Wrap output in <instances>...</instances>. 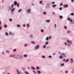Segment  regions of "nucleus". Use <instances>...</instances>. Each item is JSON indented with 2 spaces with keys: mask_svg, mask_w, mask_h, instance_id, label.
Masks as SVG:
<instances>
[{
  "mask_svg": "<svg viewBox=\"0 0 74 74\" xmlns=\"http://www.w3.org/2000/svg\"><path fill=\"white\" fill-rule=\"evenodd\" d=\"M49 39H51V36H50L49 37Z\"/></svg>",
  "mask_w": 74,
  "mask_h": 74,
  "instance_id": "obj_60",
  "label": "nucleus"
},
{
  "mask_svg": "<svg viewBox=\"0 0 74 74\" xmlns=\"http://www.w3.org/2000/svg\"><path fill=\"white\" fill-rule=\"evenodd\" d=\"M52 4H55V2H52Z\"/></svg>",
  "mask_w": 74,
  "mask_h": 74,
  "instance_id": "obj_63",
  "label": "nucleus"
},
{
  "mask_svg": "<svg viewBox=\"0 0 74 74\" xmlns=\"http://www.w3.org/2000/svg\"><path fill=\"white\" fill-rule=\"evenodd\" d=\"M68 46H69V47H70V45H70V44H68Z\"/></svg>",
  "mask_w": 74,
  "mask_h": 74,
  "instance_id": "obj_59",
  "label": "nucleus"
},
{
  "mask_svg": "<svg viewBox=\"0 0 74 74\" xmlns=\"http://www.w3.org/2000/svg\"><path fill=\"white\" fill-rule=\"evenodd\" d=\"M14 5H16V4H17V2H16V1H14Z\"/></svg>",
  "mask_w": 74,
  "mask_h": 74,
  "instance_id": "obj_13",
  "label": "nucleus"
},
{
  "mask_svg": "<svg viewBox=\"0 0 74 74\" xmlns=\"http://www.w3.org/2000/svg\"><path fill=\"white\" fill-rule=\"evenodd\" d=\"M16 71L18 74H21V73L19 72V71H18V69H16Z\"/></svg>",
  "mask_w": 74,
  "mask_h": 74,
  "instance_id": "obj_10",
  "label": "nucleus"
},
{
  "mask_svg": "<svg viewBox=\"0 0 74 74\" xmlns=\"http://www.w3.org/2000/svg\"><path fill=\"white\" fill-rule=\"evenodd\" d=\"M42 1H41L39 3L40 4H41L42 3Z\"/></svg>",
  "mask_w": 74,
  "mask_h": 74,
  "instance_id": "obj_48",
  "label": "nucleus"
},
{
  "mask_svg": "<svg viewBox=\"0 0 74 74\" xmlns=\"http://www.w3.org/2000/svg\"><path fill=\"white\" fill-rule=\"evenodd\" d=\"M8 11H10V10H11L12 9V8L11 7V6H8Z\"/></svg>",
  "mask_w": 74,
  "mask_h": 74,
  "instance_id": "obj_4",
  "label": "nucleus"
},
{
  "mask_svg": "<svg viewBox=\"0 0 74 74\" xmlns=\"http://www.w3.org/2000/svg\"><path fill=\"white\" fill-rule=\"evenodd\" d=\"M27 27H29V24H28L27 25Z\"/></svg>",
  "mask_w": 74,
  "mask_h": 74,
  "instance_id": "obj_34",
  "label": "nucleus"
},
{
  "mask_svg": "<svg viewBox=\"0 0 74 74\" xmlns=\"http://www.w3.org/2000/svg\"><path fill=\"white\" fill-rule=\"evenodd\" d=\"M17 26L18 27H21V26H20V25L18 24L17 25Z\"/></svg>",
  "mask_w": 74,
  "mask_h": 74,
  "instance_id": "obj_29",
  "label": "nucleus"
},
{
  "mask_svg": "<svg viewBox=\"0 0 74 74\" xmlns=\"http://www.w3.org/2000/svg\"><path fill=\"white\" fill-rule=\"evenodd\" d=\"M47 6L46 7V8L47 9H48V8H50V6H49V4H47Z\"/></svg>",
  "mask_w": 74,
  "mask_h": 74,
  "instance_id": "obj_3",
  "label": "nucleus"
},
{
  "mask_svg": "<svg viewBox=\"0 0 74 74\" xmlns=\"http://www.w3.org/2000/svg\"><path fill=\"white\" fill-rule=\"evenodd\" d=\"M67 42L68 43H70V44H73V43L71 42V40H67Z\"/></svg>",
  "mask_w": 74,
  "mask_h": 74,
  "instance_id": "obj_5",
  "label": "nucleus"
},
{
  "mask_svg": "<svg viewBox=\"0 0 74 74\" xmlns=\"http://www.w3.org/2000/svg\"><path fill=\"white\" fill-rule=\"evenodd\" d=\"M24 57H25V58H26L27 56L26 54H25L24 55Z\"/></svg>",
  "mask_w": 74,
  "mask_h": 74,
  "instance_id": "obj_25",
  "label": "nucleus"
},
{
  "mask_svg": "<svg viewBox=\"0 0 74 74\" xmlns=\"http://www.w3.org/2000/svg\"><path fill=\"white\" fill-rule=\"evenodd\" d=\"M43 13L44 15H46V14H47L45 12H44Z\"/></svg>",
  "mask_w": 74,
  "mask_h": 74,
  "instance_id": "obj_40",
  "label": "nucleus"
},
{
  "mask_svg": "<svg viewBox=\"0 0 74 74\" xmlns=\"http://www.w3.org/2000/svg\"><path fill=\"white\" fill-rule=\"evenodd\" d=\"M31 69H32V70H35V68L33 66H32Z\"/></svg>",
  "mask_w": 74,
  "mask_h": 74,
  "instance_id": "obj_15",
  "label": "nucleus"
},
{
  "mask_svg": "<svg viewBox=\"0 0 74 74\" xmlns=\"http://www.w3.org/2000/svg\"><path fill=\"white\" fill-rule=\"evenodd\" d=\"M70 63H73V60L72 58L71 59V62Z\"/></svg>",
  "mask_w": 74,
  "mask_h": 74,
  "instance_id": "obj_12",
  "label": "nucleus"
},
{
  "mask_svg": "<svg viewBox=\"0 0 74 74\" xmlns=\"http://www.w3.org/2000/svg\"><path fill=\"white\" fill-rule=\"evenodd\" d=\"M36 69L37 70H38V69H40V67H39V66H37L36 67Z\"/></svg>",
  "mask_w": 74,
  "mask_h": 74,
  "instance_id": "obj_21",
  "label": "nucleus"
},
{
  "mask_svg": "<svg viewBox=\"0 0 74 74\" xmlns=\"http://www.w3.org/2000/svg\"><path fill=\"white\" fill-rule=\"evenodd\" d=\"M16 49H14L13 50V51H14V52H15V51H16Z\"/></svg>",
  "mask_w": 74,
  "mask_h": 74,
  "instance_id": "obj_45",
  "label": "nucleus"
},
{
  "mask_svg": "<svg viewBox=\"0 0 74 74\" xmlns=\"http://www.w3.org/2000/svg\"><path fill=\"white\" fill-rule=\"evenodd\" d=\"M55 28H56V24H55Z\"/></svg>",
  "mask_w": 74,
  "mask_h": 74,
  "instance_id": "obj_62",
  "label": "nucleus"
},
{
  "mask_svg": "<svg viewBox=\"0 0 74 74\" xmlns=\"http://www.w3.org/2000/svg\"><path fill=\"white\" fill-rule=\"evenodd\" d=\"M64 8H67V7H68V5L66 4L64 5Z\"/></svg>",
  "mask_w": 74,
  "mask_h": 74,
  "instance_id": "obj_8",
  "label": "nucleus"
},
{
  "mask_svg": "<svg viewBox=\"0 0 74 74\" xmlns=\"http://www.w3.org/2000/svg\"><path fill=\"white\" fill-rule=\"evenodd\" d=\"M49 42H47L45 43V45H48V44Z\"/></svg>",
  "mask_w": 74,
  "mask_h": 74,
  "instance_id": "obj_37",
  "label": "nucleus"
},
{
  "mask_svg": "<svg viewBox=\"0 0 74 74\" xmlns=\"http://www.w3.org/2000/svg\"><path fill=\"white\" fill-rule=\"evenodd\" d=\"M69 59H67L66 60L65 62H66V63H67V62H69Z\"/></svg>",
  "mask_w": 74,
  "mask_h": 74,
  "instance_id": "obj_26",
  "label": "nucleus"
},
{
  "mask_svg": "<svg viewBox=\"0 0 74 74\" xmlns=\"http://www.w3.org/2000/svg\"><path fill=\"white\" fill-rule=\"evenodd\" d=\"M9 57H12V55H10Z\"/></svg>",
  "mask_w": 74,
  "mask_h": 74,
  "instance_id": "obj_64",
  "label": "nucleus"
},
{
  "mask_svg": "<svg viewBox=\"0 0 74 74\" xmlns=\"http://www.w3.org/2000/svg\"><path fill=\"white\" fill-rule=\"evenodd\" d=\"M25 73L26 74H29V73L28 72L25 71Z\"/></svg>",
  "mask_w": 74,
  "mask_h": 74,
  "instance_id": "obj_30",
  "label": "nucleus"
},
{
  "mask_svg": "<svg viewBox=\"0 0 74 74\" xmlns=\"http://www.w3.org/2000/svg\"><path fill=\"white\" fill-rule=\"evenodd\" d=\"M16 5H17V7H19V3H17Z\"/></svg>",
  "mask_w": 74,
  "mask_h": 74,
  "instance_id": "obj_20",
  "label": "nucleus"
},
{
  "mask_svg": "<svg viewBox=\"0 0 74 74\" xmlns=\"http://www.w3.org/2000/svg\"><path fill=\"white\" fill-rule=\"evenodd\" d=\"M40 31L42 33H43V32H44V30L42 29H41Z\"/></svg>",
  "mask_w": 74,
  "mask_h": 74,
  "instance_id": "obj_36",
  "label": "nucleus"
},
{
  "mask_svg": "<svg viewBox=\"0 0 74 74\" xmlns=\"http://www.w3.org/2000/svg\"><path fill=\"white\" fill-rule=\"evenodd\" d=\"M42 58H45V56H42Z\"/></svg>",
  "mask_w": 74,
  "mask_h": 74,
  "instance_id": "obj_24",
  "label": "nucleus"
},
{
  "mask_svg": "<svg viewBox=\"0 0 74 74\" xmlns=\"http://www.w3.org/2000/svg\"><path fill=\"white\" fill-rule=\"evenodd\" d=\"M46 47V45H44L43 47L44 48H45Z\"/></svg>",
  "mask_w": 74,
  "mask_h": 74,
  "instance_id": "obj_47",
  "label": "nucleus"
},
{
  "mask_svg": "<svg viewBox=\"0 0 74 74\" xmlns=\"http://www.w3.org/2000/svg\"><path fill=\"white\" fill-rule=\"evenodd\" d=\"M53 15H55V13L54 12H53Z\"/></svg>",
  "mask_w": 74,
  "mask_h": 74,
  "instance_id": "obj_54",
  "label": "nucleus"
},
{
  "mask_svg": "<svg viewBox=\"0 0 74 74\" xmlns=\"http://www.w3.org/2000/svg\"><path fill=\"white\" fill-rule=\"evenodd\" d=\"M70 22H72V21H73L72 20V19H71L70 20Z\"/></svg>",
  "mask_w": 74,
  "mask_h": 74,
  "instance_id": "obj_56",
  "label": "nucleus"
},
{
  "mask_svg": "<svg viewBox=\"0 0 74 74\" xmlns=\"http://www.w3.org/2000/svg\"><path fill=\"white\" fill-rule=\"evenodd\" d=\"M64 63H62L61 64V66H64Z\"/></svg>",
  "mask_w": 74,
  "mask_h": 74,
  "instance_id": "obj_22",
  "label": "nucleus"
},
{
  "mask_svg": "<svg viewBox=\"0 0 74 74\" xmlns=\"http://www.w3.org/2000/svg\"><path fill=\"white\" fill-rule=\"evenodd\" d=\"M62 56V55H61V56H59V58H60V59H62L63 58V57Z\"/></svg>",
  "mask_w": 74,
  "mask_h": 74,
  "instance_id": "obj_16",
  "label": "nucleus"
},
{
  "mask_svg": "<svg viewBox=\"0 0 74 74\" xmlns=\"http://www.w3.org/2000/svg\"><path fill=\"white\" fill-rule=\"evenodd\" d=\"M60 10H62V8L61 7V8H59Z\"/></svg>",
  "mask_w": 74,
  "mask_h": 74,
  "instance_id": "obj_41",
  "label": "nucleus"
},
{
  "mask_svg": "<svg viewBox=\"0 0 74 74\" xmlns=\"http://www.w3.org/2000/svg\"><path fill=\"white\" fill-rule=\"evenodd\" d=\"M31 43L32 44H35V42H34L33 41H31Z\"/></svg>",
  "mask_w": 74,
  "mask_h": 74,
  "instance_id": "obj_35",
  "label": "nucleus"
},
{
  "mask_svg": "<svg viewBox=\"0 0 74 74\" xmlns=\"http://www.w3.org/2000/svg\"><path fill=\"white\" fill-rule=\"evenodd\" d=\"M15 8H13V9H12L11 10V11H14V10H15Z\"/></svg>",
  "mask_w": 74,
  "mask_h": 74,
  "instance_id": "obj_18",
  "label": "nucleus"
},
{
  "mask_svg": "<svg viewBox=\"0 0 74 74\" xmlns=\"http://www.w3.org/2000/svg\"><path fill=\"white\" fill-rule=\"evenodd\" d=\"M21 69H22V70L23 71H25L26 70V69H25V68L23 67L21 68Z\"/></svg>",
  "mask_w": 74,
  "mask_h": 74,
  "instance_id": "obj_11",
  "label": "nucleus"
},
{
  "mask_svg": "<svg viewBox=\"0 0 74 74\" xmlns=\"http://www.w3.org/2000/svg\"><path fill=\"white\" fill-rule=\"evenodd\" d=\"M5 34L6 36H8V33L7 32L5 33Z\"/></svg>",
  "mask_w": 74,
  "mask_h": 74,
  "instance_id": "obj_49",
  "label": "nucleus"
},
{
  "mask_svg": "<svg viewBox=\"0 0 74 74\" xmlns=\"http://www.w3.org/2000/svg\"><path fill=\"white\" fill-rule=\"evenodd\" d=\"M6 52L8 53H10V51H9L8 50H7L6 51Z\"/></svg>",
  "mask_w": 74,
  "mask_h": 74,
  "instance_id": "obj_39",
  "label": "nucleus"
},
{
  "mask_svg": "<svg viewBox=\"0 0 74 74\" xmlns=\"http://www.w3.org/2000/svg\"><path fill=\"white\" fill-rule=\"evenodd\" d=\"M59 17L60 18V19H62V18H63V16L62 15L60 16Z\"/></svg>",
  "mask_w": 74,
  "mask_h": 74,
  "instance_id": "obj_17",
  "label": "nucleus"
},
{
  "mask_svg": "<svg viewBox=\"0 0 74 74\" xmlns=\"http://www.w3.org/2000/svg\"><path fill=\"white\" fill-rule=\"evenodd\" d=\"M14 4H12V5H11V7L12 8H14Z\"/></svg>",
  "mask_w": 74,
  "mask_h": 74,
  "instance_id": "obj_32",
  "label": "nucleus"
},
{
  "mask_svg": "<svg viewBox=\"0 0 74 74\" xmlns=\"http://www.w3.org/2000/svg\"><path fill=\"white\" fill-rule=\"evenodd\" d=\"M7 27V25H4V27Z\"/></svg>",
  "mask_w": 74,
  "mask_h": 74,
  "instance_id": "obj_46",
  "label": "nucleus"
},
{
  "mask_svg": "<svg viewBox=\"0 0 74 74\" xmlns=\"http://www.w3.org/2000/svg\"><path fill=\"white\" fill-rule=\"evenodd\" d=\"M2 29V27L1 26H0V30H1Z\"/></svg>",
  "mask_w": 74,
  "mask_h": 74,
  "instance_id": "obj_50",
  "label": "nucleus"
},
{
  "mask_svg": "<svg viewBox=\"0 0 74 74\" xmlns=\"http://www.w3.org/2000/svg\"><path fill=\"white\" fill-rule=\"evenodd\" d=\"M21 11H22V9H21L18 10V12H21Z\"/></svg>",
  "mask_w": 74,
  "mask_h": 74,
  "instance_id": "obj_23",
  "label": "nucleus"
},
{
  "mask_svg": "<svg viewBox=\"0 0 74 74\" xmlns=\"http://www.w3.org/2000/svg\"><path fill=\"white\" fill-rule=\"evenodd\" d=\"M63 57H65V58H66V55L64 53H62V54L61 55V56H63Z\"/></svg>",
  "mask_w": 74,
  "mask_h": 74,
  "instance_id": "obj_6",
  "label": "nucleus"
},
{
  "mask_svg": "<svg viewBox=\"0 0 74 74\" xmlns=\"http://www.w3.org/2000/svg\"><path fill=\"white\" fill-rule=\"evenodd\" d=\"M46 40H47L48 41V40H49V37H47L46 38Z\"/></svg>",
  "mask_w": 74,
  "mask_h": 74,
  "instance_id": "obj_27",
  "label": "nucleus"
},
{
  "mask_svg": "<svg viewBox=\"0 0 74 74\" xmlns=\"http://www.w3.org/2000/svg\"><path fill=\"white\" fill-rule=\"evenodd\" d=\"M53 7V8H55V7H56V4H54L52 6Z\"/></svg>",
  "mask_w": 74,
  "mask_h": 74,
  "instance_id": "obj_14",
  "label": "nucleus"
},
{
  "mask_svg": "<svg viewBox=\"0 0 74 74\" xmlns=\"http://www.w3.org/2000/svg\"><path fill=\"white\" fill-rule=\"evenodd\" d=\"M27 12L28 13H30V12H31V10H30V9H28L27 10Z\"/></svg>",
  "mask_w": 74,
  "mask_h": 74,
  "instance_id": "obj_9",
  "label": "nucleus"
},
{
  "mask_svg": "<svg viewBox=\"0 0 74 74\" xmlns=\"http://www.w3.org/2000/svg\"><path fill=\"white\" fill-rule=\"evenodd\" d=\"M72 23H73V24L74 25V20H73L72 21Z\"/></svg>",
  "mask_w": 74,
  "mask_h": 74,
  "instance_id": "obj_58",
  "label": "nucleus"
},
{
  "mask_svg": "<svg viewBox=\"0 0 74 74\" xmlns=\"http://www.w3.org/2000/svg\"><path fill=\"white\" fill-rule=\"evenodd\" d=\"M14 33H12L11 35V36H14Z\"/></svg>",
  "mask_w": 74,
  "mask_h": 74,
  "instance_id": "obj_61",
  "label": "nucleus"
},
{
  "mask_svg": "<svg viewBox=\"0 0 74 74\" xmlns=\"http://www.w3.org/2000/svg\"><path fill=\"white\" fill-rule=\"evenodd\" d=\"M39 47H40V45H38L34 47V49H38L39 48Z\"/></svg>",
  "mask_w": 74,
  "mask_h": 74,
  "instance_id": "obj_2",
  "label": "nucleus"
},
{
  "mask_svg": "<svg viewBox=\"0 0 74 74\" xmlns=\"http://www.w3.org/2000/svg\"><path fill=\"white\" fill-rule=\"evenodd\" d=\"M10 34H9V35H11V34H12V32H11V31H10Z\"/></svg>",
  "mask_w": 74,
  "mask_h": 74,
  "instance_id": "obj_42",
  "label": "nucleus"
},
{
  "mask_svg": "<svg viewBox=\"0 0 74 74\" xmlns=\"http://www.w3.org/2000/svg\"><path fill=\"white\" fill-rule=\"evenodd\" d=\"M37 73H38V74H41V71H37Z\"/></svg>",
  "mask_w": 74,
  "mask_h": 74,
  "instance_id": "obj_19",
  "label": "nucleus"
},
{
  "mask_svg": "<svg viewBox=\"0 0 74 74\" xmlns=\"http://www.w3.org/2000/svg\"><path fill=\"white\" fill-rule=\"evenodd\" d=\"M47 22H50V20H47L46 21Z\"/></svg>",
  "mask_w": 74,
  "mask_h": 74,
  "instance_id": "obj_38",
  "label": "nucleus"
},
{
  "mask_svg": "<svg viewBox=\"0 0 74 74\" xmlns=\"http://www.w3.org/2000/svg\"><path fill=\"white\" fill-rule=\"evenodd\" d=\"M49 58H52V56H49Z\"/></svg>",
  "mask_w": 74,
  "mask_h": 74,
  "instance_id": "obj_52",
  "label": "nucleus"
},
{
  "mask_svg": "<svg viewBox=\"0 0 74 74\" xmlns=\"http://www.w3.org/2000/svg\"><path fill=\"white\" fill-rule=\"evenodd\" d=\"M29 37H30L31 38H33V35L32 34H31L29 35Z\"/></svg>",
  "mask_w": 74,
  "mask_h": 74,
  "instance_id": "obj_7",
  "label": "nucleus"
},
{
  "mask_svg": "<svg viewBox=\"0 0 74 74\" xmlns=\"http://www.w3.org/2000/svg\"><path fill=\"white\" fill-rule=\"evenodd\" d=\"M64 28L65 29H67V27L66 26H64Z\"/></svg>",
  "mask_w": 74,
  "mask_h": 74,
  "instance_id": "obj_44",
  "label": "nucleus"
},
{
  "mask_svg": "<svg viewBox=\"0 0 74 74\" xmlns=\"http://www.w3.org/2000/svg\"><path fill=\"white\" fill-rule=\"evenodd\" d=\"M25 26H26V25H25V24L23 25V27H25Z\"/></svg>",
  "mask_w": 74,
  "mask_h": 74,
  "instance_id": "obj_57",
  "label": "nucleus"
},
{
  "mask_svg": "<svg viewBox=\"0 0 74 74\" xmlns=\"http://www.w3.org/2000/svg\"><path fill=\"white\" fill-rule=\"evenodd\" d=\"M68 73V71H65V73Z\"/></svg>",
  "mask_w": 74,
  "mask_h": 74,
  "instance_id": "obj_55",
  "label": "nucleus"
},
{
  "mask_svg": "<svg viewBox=\"0 0 74 74\" xmlns=\"http://www.w3.org/2000/svg\"><path fill=\"white\" fill-rule=\"evenodd\" d=\"M68 19L69 21H70V17H69L68 18Z\"/></svg>",
  "mask_w": 74,
  "mask_h": 74,
  "instance_id": "obj_53",
  "label": "nucleus"
},
{
  "mask_svg": "<svg viewBox=\"0 0 74 74\" xmlns=\"http://www.w3.org/2000/svg\"><path fill=\"white\" fill-rule=\"evenodd\" d=\"M71 15L72 16H73V15H74V13H71Z\"/></svg>",
  "mask_w": 74,
  "mask_h": 74,
  "instance_id": "obj_43",
  "label": "nucleus"
},
{
  "mask_svg": "<svg viewBox=\"0 0 74 74\" xmlns=\"http://www.w3.org/2000/svg\"><path fill=\"white\" fill-rule=\"evenodd\" d=\"M63 5V3H61L60 4V6H62Z\"/></svg>",
  "mask_w": 74,
  "mask_h": 74,
  "instance_id": "obj_51",
  "label": "nucleus"
},
{
  "mask_svg": "<svg viewBox=\"0 0 74 74\" xmlns=\"http://www.w3.org/2000/svg\"><path fill=\"white\" fill-rule=\"evenodd\" d=\"M9 21H10V22H12V18H10L9 19Z\"/></svg>",
  "mask_w": 74,
  "mask_h": 74,
  "instance_id": "obj_28",
  "label": "nucleus"
},
{
  "mask_svg": "<svg viewBox=\"0 0 74 74\" xmlns=\"http://www.w3.org/2000/svg\"><path fill=\"white\" fill-rule=\"evenodd\" d=\"M23 56H22V55H21L20 56H19L18 59L21 60V59H23Z\"/></svg>",
  "mask_w": 74,
  "mask_h": 74,
  "instance_id": "obj_1",
  "label": "nucleus"
},
{
  "mask_svg": "<svg viewBox=\"0 0 74 74\" xmlns=\"http://www.w3.org/2000/svg\"><path fill=\"white\" fill-rule=\"evenodd\" d=\"M33 72L35 74H36V72L34 70L33 71Z\"/></svg>",
  "mask_w": 74,
  "mask_h": 74,
  "instance_id": "obj_33",
  "label": "nucleus"
},
{
  "mask_svg": "<svg viewBox=\"0 0 74 74\" xmlns=\"http://www.w3.org/2000/svg\"><path fill=\"white\" fill-rule=\"evenodd\" d=\"M67 33L68 34H69V33H70V31H67Z\"/></svg>",
  "mask_w": 74,
  "mask_h": 74,
  "instance_id": "obj_31",
  "label": "nucleus"
}]
</instances>
